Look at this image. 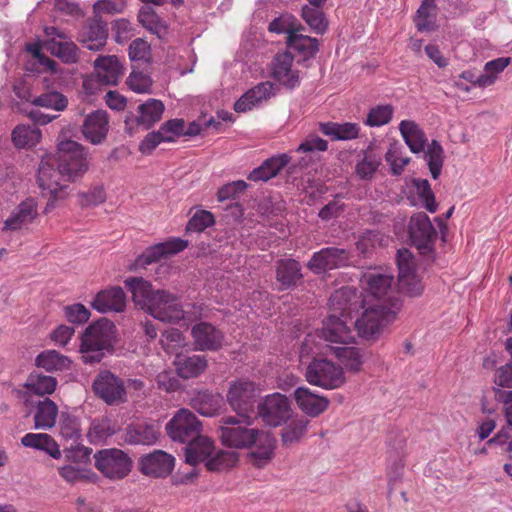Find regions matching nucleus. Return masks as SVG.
Wrapping results in <instances>:
<instances>
[{"label":"nucleus","instance_id":"obj_35","mask_svg":"<svg viewBox=\"0 0 512 512\" xmlns=\"http://www.w3.org/2000/svg\"><path fill=\"white\" fill-rule=\"evenodd\" d=\"M174 364L179 377L190 379L198 377L207 368V359L203 355H177Z\"/></svg>","mask_w":512,"mask_h":512},{"label":"nucleus","instance_id":"obj_50","mask_svg":"<svg viewBox=\"0 0 512 512\" xmlns=\"http://www.w3.org/2000/svg\"><path fill=\"white\" fill-rule=\"evenodd\" d=\"M78 204L81 208L98 206L106 201L107 195L103 185H95L88 191L77 194Z\"/></svg>","mask_w":512,"mask_h":512},{"label":"nucleus","instance_id":"obj_16","mask_svg":"<svg viewBox=\"0 0 512 512\" xmlns=\"http://www.w3.org/2000/svg\"><path fill=\"white\" fill-rule=\"evenodd\" d=\"M175 459L162 450H155L142 456L138 467L142 474L153 478H165L174 469Z\"/></svg>","mask_w":512,"mask_h":512},{"label":"nucleus","instance_id":"obj_1","mask_svg":"<svg viewBox=\"0 0 512 512\" xmlns=\"http://www.w3.org/2000/svg\"><path fill=\"white\" fill-rule=\"evenodd\" d=\"M88 170L87 149L74 140H64L58 144L57 168L48 161L40 162L37 181L43 195H49L47 207L56 200L66 197V186L60 180L76 181Z\"/></svg>","mask_w":512,"mask_h":512},{"label":"nucleus","instance_id":"obj_59","mask_svg":"<svg viewBox=\"0 0 512 512\" xmlns=\"http://www.w3.org/2000/svg\"><path fill=\"white\" fill-rule=\"evenodd\" d=\"M126 7L125 0H98L93 5L95 15L100 14H117L123 12Z\"/></svg>","mask_w":512,"mask_h":512},{"label":"nucleus","instance_id":"obj_2","mask_svg":"<svg viewBox=\"0 0 512 512\" xmlns=\"http://www.w3.org/2000/svg\"><path fill=\"white\" fill-rule=\"evenodd\" d=\"M125 286L132 293L135 305L162 322L177 323L184 319L183 307L174 294L166 290H154L142 277H129Z\"/></svg>","mask_w":512,"mask_h":512},{"label":"nucleus","instance_id":"obj_53","mask_svg":"<svg viewBox=\"0 0 512 512\" xmlns=\"http://www.w3.org/2000/svg\"><path fill=\"white\" fill-rule=\"evenodd\" d=\"M413 186L416 188L424 207L431 213L436 212L437 203L429 181L427 179H414Z\"/></svg>","mask_w":512,"mask_h":512},{"label":"nucleus","instance_id":"obj_22","mask_svg":"<svg viewBox=\"0 0 512 512\" xmlns=\"http://www.w3.org/2000/svg\"><path fill=\"white\" fill-rule=\"evenodd\" d=\"M188 242L180 238H175L167 242L157 243L148 247L136 260L137 265L145 267L161 258L183 251Z\"/></svg>","mask_w":512,"mask_h":512},{"label":"nucleus","instance_id":"obj_10","mask_svg":"<svg viewBox=\"0 0 512 512\" xmlns=\"http://www.w3.org/2000/svg\"><path fill=\"white\" fill-rule=\"evenodd\" d=\"M291 415L289 399L285 395L274 393L258 403L255 418H261L265 425L277 427L286 423Z\"/></svg>","mask_w":512,"mask_h":512},{"label":"nucleus","instance_id":"obj_63","mask_svg":"<svg viewBox=\"0 0 512 512\" xmlns=\"http://www.w3.org/2000/svg\"><path fill=\"white\" fill-rule=\"evenodd\" d=\"M60 434L66 439L77 440L80 434L76 418L62 413L60 418Z\"/></svg>","mask_w":512,"mask_h":512},{"label":"nucleus","instance_id":"obj_7","mask_svg":"<svg viewBox=\"0 0 512 512\" xmlns=\"http://www.w3.org/2000/svg\"><path fill=\"white\" fill-rule=\"evenodd\" d=\"M220 438L223 445L231 448H251L260 429L248 428L243 418L226 416L220 420Z\"/></svg>","mask_w":512,"mask_h":512},{"label":"nucleus","instance_id":"obj_25","mask_svg":"<svg viewBox=\"0 0 512 512\" xmlns=\"http://www.w3.org/2000/svg\"><path fill=\"white\" fill-rule=\"evenodd\" d=\"M393 275L387 272H367L362 276L361 282L366 286V291L377 299L391 300L393 292Z\"/></svg>","mask_w":512,"mask_h":512},{"label":"nucleus","instance_id":"obj_64","mask_svg":"<svg viewBox=\"0 0 512 512\" xmlns=\"http://www.w3.org/2000/svg\"><path fill=\"white\" fill-rule=\"evenodd\" d=\"M495 398L504 404V416L507 421L508 430L512 429V390L505 391L500 388H494Z\"/></svg>","mask_w":512,"mask_h":512},{"label":"nucleus","instance_id":"obj_43","mask_svg":"<svg viewBox=\"0 0 512 512\" xmlns=\"http://www.w3.org/2000/svg\"><path fill=\"white\" fill-rule=\"evenodd\" d=\"M213 453V451L211 452ZM203 461L209 471L220 472L232 468L238 462V453L235 451L220 450L214 456L210 454Z\"/></svg>","mask_w":512,"mask_h":512},{"label":"nucleus","instance_id":"obj_14","mask_svg":"<svg viewBox=\"0 0 512 512\" xmlns=\"http://www.w3.org/2000/svg\"><path fill=\"white\" fill-rule=\"evenodd\" d=\"M165 106L162 101L148 99L137 108L138 115L131 114L125 119V132L132 136L138 129L148 130L162 118Z\"/></svg>","mask_w":512,"mask_h":512},{"label":"nucleus","instance_id":"obj_31","mask_svg":"<svg viewBox=\"0 0 512 512\" xmlns=\"http://www.w3.org/2000/svg\"><path fill=\"white\" fill-rule=\"evenodd\" d=\"M290 162V157L287 154H280L266 159L259 167L253 169L249 175L248 180L259 182L268 181L275 176Z\"/></svg>","mask_w":512,"mask_h":512},{"label":"nucleus","instance_id":"obj_37","mask_svg":"<svg viewBox=\"0 0 512 512\" xmlns=\"http://www.w3.org/2000/svg\"><path fill=\"white\" fill-rule=\"evenodd\" d=\"M399 130L411 152L419 153L424 150L427 141L425 133L414 121H401Z\"/></svg>","mask_w":512,"mask_h":512},{"label":"nucleus","instance_id":"obj_30","mask_svg":"<svg viewBox=\"0 0 512 512\" xmlns=\"http://www.w3.org/2000/svg\"><path fill=\"white\" fill-rule=\"evenodd\" d=\"M302 279V268L297 260L287 258L276 262V280L280 284L281 289H291Z\"/></svg>","mask_w":512,"mask_h":512},{"label":"nucleus","instance_id":"obj_29","mask_svg":"<svg viewBox=\"0 0 512 512\" xmlns=\"http://www.w3.org/2000/svg\"><path fill=\"white\" fill-rule=\"evenodd\" d=\"M94 66L97 72V80L105 85H117L123 75V67L117 56H99Z\"/></svg>","mask_w":512,"mask_h":512},{"label":"nucleus","instance_id":"obj_38","mask_svg":"<svg viewBox=\"0 0 512 512\" xmlns=\"http://www.w3.org/2000/svg\"><path fill=\"white\" fill-rule=\"evenodd\" d=\"M58 415V406L50 398H45L37 402V410L34 415L36 429H50L56 423Z\"/></svg>","mask_w":512,"mask_h":512},{"label":"nucleus","instance_id":"obj_36","mask_svg":"<svg viewBox=\"0 0 512 512\" xmlns=\"http://www.w3.org/2000/svg\"><path fill=\"white\" fill-rule=\"evenodd\" d=\"M356 297L355 292L349 287H343L334 291L329 298L330 314L351 319V301Z\"/></svg>","mask_w":512,"mask_h":512},{"label":"nucleus","instance_id":"obj_60","mask_svg":"<svg viewBox=\"0 0 512 512\" xmlns=\"http://www.w3.org/2000/svg\"><path fill=\"white\" fill-rule=\"evenodd\" d=\"M397 265L399 270L398 278L415 274L413 255L408 249L402 248L397 251Z\"/></svg>","mask_w":512,"mask_h":512},{"label":"nucleus","instance_id":"obj_46","mask_svg":"<svg viewBox=\"0 0 512 512\" xmlns=\"http://www.w3.org/2000/svg\"><path fill=\"white\" fill-rule=\"evenodd\" d=\"M443 154V148L437 140H432L425 151V160L433 179H437L441 174L444 161Z\"/></svg>","mask_w":512,"mask_h":512},{"label":"nucleus","instance_id":"obj_4","mask_svg":"<svg viewBox=\"0 0 512 512\" xmlns=\"http://www.w3.org/2000/svg\"><path fill=\"white\" fill-rule=\"evenodd\" d=\"M115 333L114 323L106 318L90 324L81 336L80 353L83 362L99 363L107 352H112Z\"/></svg>","mask_w":512,"mask_h":512},{"label":"nucleus","instance_id":"obj_56","mask_svg":"<svg viewBox=\"0 0 512 512\" xmlns=\"http://www.w3.org/2000/svg\"><path fill=\"white\" fill-rule=\"evenodd\" d=\"M385 160L391 166V173L395 176L401 175L410 158L402 157L399 149L391 146L385 155Z\"/></svg>","mask_w":512,"mask_h":512},{"label":"nucleus","instance_id":"obj_44","mask_svg":"<svg viewBox=\"0 0 512 512\" xmlns=\"http://www.w3.org/2000/svg\"><path fill=\"white\" fill-rule=\"evenodd\" d=\"M301 17L316 34H324L328 28V20L321 7L304 5L301 9Z\"/></svg>","mask_w":512,"mask_h":512},{"label":"nucleus","instance_id":"obj_6","mask_svg":"<svg viewBox=\"0 0 512 512\" xmlns=\"http://www.w3.org/2000/svg\"><path fill=\"white\" fill-rule=\"evenodd\" d=\"M396 319V311L383 304H375L364 310L355 321L358 335L366 340H376L383 329Z\"/></svg>","mask_w":512,"mask_h":512},{"label":"nucleus","instance_id":"obj_34","mask_svg":"<svg viewBox=\"0 0 512 512\" xmlns=\"http://www.w3.org/2000/svg\"><path fill=\"white\" fill-rule=\"evenodd\" d=\"M191 405L199 414L212 417L220 412L223 406V397L207 390L198 391L192 397Z\"/></svg>","mask_w":512,"mask_h":512},{"label":"nucleus","instance_id":"obj_54","mask_svg":"<svg viewBox=\"0 0 512 512\" xmlns=\"http://www.w3.org/2000/svg\"><path fill=\"white\" fill-rule=\"evenodd\" d=\"M129 88L137 93L150 92L152 86V79L150 75L142 71H138L136 66H133L132 72L126 80Z\"/></svg>","mask_w":512,"mask_h":512},{"label":"nucleus","instance_id":"obj_9","mask_svg":"<svg viewBox=\"0 0 512 512\" xmlns=\"http://www.w3.org/2000/svg\"><path fill=\"white\" fill-rule=\"evenodd\" d=\"M94 466L111 480L125 478L131 471L132 460L120 449L110 448L98 451L94 455Z\"/></svg>","mask_w":512,"mask_h":512},{"label":"nucleus","instance_id":"obj_23","mask_svg":"<svg viewBox=\"0 0 512 512\" xmlns=\"http://www.w3.org/2000/svg\"><path fill=\"white\" fill-rule=\"evenodd\" d=\"M294 57L286 51L276 54L273 59L272 76L283 86L293 89L300 83L299 72L292 70Z\"/></svg>","mask_w":512,"mask_h":512},{"label":"nucleus","instance_id":"obj_45","mask_svg":"<svg viewBox=\"0 0 512 512\" xmlns=\"http://www.w3.org/2000/svg\"><path fill=\"white\" fill-rule=\"evenodd\" d=\"M333 351L348 370L358 372L361 369L363 364L362 355L356 347L337 346L333 348Z\"/></svg>","mask_w":512,"mask_h":512},{"label":"nucleus","instance_id":"obj_27","mask_svg":"<svg viewBox=\"0 0 512 512\" xmlns=\"http://www.w3.org/2000/svg\"><path fill=\"white\" fill-rule=\"evenodd\" d=\"M37 203L33 198L22 201L4 223V229L17 231L29 225L37 217Z\"/></svg>","mask_w":512,"mask_h":512},{"label":"nucleus","instance_id":"obj_15","mask_svg":"<svg viewBox=\"0 0 512 512\" xmlns=\"http://www.w3.org/2000/svg\"><path fill=\"white\" fill-rule=\"evenodd\" d=\"M108 27L99 16L88 19L77 34V41L91 51L101 50L107 42Z\"/></svg>","mask_w":512,"mask_h":512},{"label":"nucleus","instance_id":"obj_33","mask_svg":"<svg viewBox=\"0 0 512 512\" xmlns=\"http://www.w3.org/2000/svg\"><path fill=\"white\" fill-rule=\"evenodd\" d=\"M46 50L65 64H75L79 61V48L68 37L64 40L47 39L44 42Z\"/></svg>","mask_w":512,"mask_h":512},{"label":"nucleus","instance_id":"obj_21","mask_svg":"<svg viewBox=\"0 0 512 512\" xmlns=\"http://www.w3.org/2000/svg\"><path fill=\"white\" fill-rule=\"evenodd\" d=\"M91 306L100 313L122 312L126 307V295L119 286L101 290L96 294Z\"/></svg>","mask_w":512,"mask_h":512},{"label":"nucleus","instance_id":"obj_51","mask_svg":"<svg viewBox=\"0 0 512 512\" xmlns=\"http://www.w3.org/2000/svg\"><path fill=\"white\" fill-rule=\"evenodd\" d=\"M215 224L214 215L207 210H197L186 225V232L201 233Z\"/></svg>","mask_w":512,"mask_h":512},{"label":"nucleus","instance_id":"obj_24","mask_svg":"<svg viewBox=\"0 0 512 512\" xmlns=\"http://www.w3.org/2000/svg\"><path fill=\"white\" fill-rule=\"evenodd\" d=\"M251 448L253 449L248 454L251 464L256 468H263L274 457L275 439L269 433L260 430Z\"/></svg>","mask_w":512,"mask_h":512},{"label":"nucleus","instance_id":"obj_17","mask_svg":"<svg viewBox=\"0 0 512 512\" xmlns=\"http://www.w3.org/2000/svg\"><path fill=\"white\" fill-rule=\"evenodd\" d=\"M109 128L107 112L95 110L85 117L81 125V133L87 142L92 145H100L106 140Z\"/></svg>","mask_w":512,"mask_h":512},{"label":"nucleus","instance_id":"obj_3","mask_svg":"<svg viewBox=\"0 0 512 512\" xmlns=\"http://www.w3.org/2000/svg\"><path fill=\"white\" fill-rule=\"evenodd\" d=\"M201 422L187 409L179 410L166 425V432L173 441L185 444L186 463L197 465L214 450L213 442L201 435Z\"/></svg>","mask_w":512,"mask_h":512},{"label":"nucleus","instance_id":"obj_20","mask_svg":"<svg viewBox=\"0 0 512 512\" xmlns=\"http://www.w3.org/2000/svg\"><path fill=\"white\" fill-rule=\"evenodd\" d=\"M349 318L329 314L323 321L322 337L332 343L349 344L354 340L352 331L347 326Z\"/></svg>","mask_w":512,"mask_h":512},{"label":"nucleus","instance_id":"obj_62","mask_svg":"<svg viewBox=\"0 0 512 512\" xmlns=\"http://www.w3.org/2000/svg\"><path fill=\"white\" fill-rule=\"evenodd\" d=\"M379 165V159L372 155H365L363 160L356 165V173L361 179H371Z\"/></svg>","mask_w":512,"mask_h":512},{"label":"nucleus","instance_id":"obj_28","mask_svg":"<svg viewBox=\"0 0 512 512\" xmlns=\"http://www.w3.org/2000/svg\"><path fill=\"white\" fill-rule=\"evenodd\" d=\"M294 397L299 408L311 417L319 416L329 405L328 398L316 395L306 387H298L294 391Z\"/></svg>","mask_w":512,"mask_h":512},{"label":"nucleus","instance_id":"obj_48","mask_svg":"<svg viewBox=\"0 0 512 512\" xmlns=\"http://www.w3.org/2000/svg\"><path fill=\"white\" fill-rule=\"evenodd\" d=\"M268 30L273 33H286L291 36L294 32H301L304 27L297 23L296 18L291 14H283L269 23Z\"/></svg>","mask_w":512,"mask_h":512},{"label":"nucleus","instance_id":"obj_41","mask_svg":"<svg viewBox=\"0 0 512 512\" xmlns=\"http://www.w3.org/2000/svg\"><path fill=\"white\" fill-rule=\"evenodd\" d=\"M41 131L36 126L17 125L11 134L12 142L17 148H30L39 143L41 139Z\"/></svg>","mask_w":512,"mask_h":512},{"label":"nucleus","instance_id":"obj_12","mask_svg":"<svg viewBox=\"0 0 512 512\" xmlns=\"http://www.w3.org/2000/svg\"><path fill=\"white\" fill-rule=\"evenodd\" d=\"M92 390L108 405H119L127 401L123 380L109 370L100 371L96 375L92 382Z\"/></svg>","mask_w":512,"mask_h":512},{"label":"nucleus","instance_id":"obj_40","mask_svg":"<svg viewBox=\"0 0 512 512\" xmlns=\"http://www.w3.org/2000/svg\"><path fill=\"white\" fill-rule=\"evenodd\" d=\"M286 44L289 49L295 50L305 58H311L319 51V42L317 38L306 36L300 32H294L286 37Z\"/></svg>","mask_w":512,"mask_h":512},{"label":"nucleus","instance_id":"obj_19","mask_svg":"<svg viewBox=\"0 0 512 512\" xmlns=\"http://www.w3.org/2000/svg\"><path fill=\"white\" fill-rule=\"evenodd\" d=\"M23 387L26 391H19V395L23 398L24 404L29 406L33 405L32 394L37 396L51 395L56 390L57 379L53 376L33 371L28 375Z\"/></svg>","mask_w":512,"mask_h":512},{"label":"nucleus","instance_id":"obj_32","mask_svg":"<svg viewBox=\"0 0 512 512\" xmlns=\"http://www.w3.org/2000/svg\"><path fill=\"white\" fill-rule=\"evenodd\" d=\"M159 437V427L155 423H138L127 427L125 441L132 445H152Z\"/></svg>","mask_w":512,"mask_h":512},{"label":"nucleus","instance_id":"obj_18","mask_svg":"<svg viewBox=\"0 0 512 512\" xmlns=\"http://www.w3.org/2000/svg\"><path fill=\"white\" fill-rule=\"evenodd\" d=\"M194 349L217 351L222 347L224 334L208 322H199L191 328Z\"/></svg>","mask_w":512,"mask_h":512},{"label":"nucleus","instance_id":"obj_58","mask_svg":"<svg viewBox=\"0 0 512 512\" xmlns=\"http://www.w3.org/2000/svg\"><path fill=\"white\" fill-rule=\"evenodd\" d=\"M66 319L72 324H84L90 318V311L80 303L66 306L64 308Z\"/></svg>","mask_w":512,"mask_h":512},{"label":"nucleus","instance_id":"obj_8","mask_svg":"<svg viewBox=\"0 0 512 512\" xmlns=\"http://www.w3.org/2000/svg\"><path fill=\"white\" fill-rule=\"evenodd\" d=\"M305 377L310 384L327 390L337 389L346 381L342 367L324 358L313 359L306 367Z\"/></svg>","mask_w":512,"mask_h":512},{"label":"nucleus","instance_id":"obj_52","mask_svg":"<svg viewBox=\"0 0 512 512\" xmlns=\"http://www.w3.org/2000/svg\"><path fill=\"white\" fill-rule=\"evenodd\" d=\"M393 111V107L389 104L373 107L370 109L365 123L371 127L385 125L392 119Z\"/></svg>","mask_w":512,"mask_h":512},{"label":"nucleus","instance_id":"obj_42","mask_svg":"<svg viewBox=\"0 0 512 512\" xmlns=\"http://www.w3.org/2000/svg\"><path fill=\"white\" fill-rule=\"evenodd\" d=\"M70 360L56 350H45L35 358V365L47 372L63 371L69 368Z\"/></svg>","mask_w":512,"mask_h":512},{"label":"nucleus","instance_id":"obj_11","mask_svg":"<svg viewBox=\"0 0 512 512\" xmlns=\"http://www.w3.org/2000/svg\"><path fill=\"white\" fill-rule=\"evenodd\" d=\"M350 260L351 252L349 250L330 246L314 252L306 266L312 273L320 275L347 267Z\"/></svg>","mask_w":512,"mask_h":512},{"label":"nucleus","instance_id":"obj_49","mask_svg":"<svg viewBox=\"0 0 512 512\" xmlns=\"http://www.w3.org/2000/svg\"><path fill=\"white\" fill-rule=\"evenodd\" d=\"M32 104L35 106L51 108L56 111H63L67 108L68 99L62 93L52 91L33 98Z\"/></svg>","mask_w":512,"mask_h":512},{"label":"nucleus","instance_id":"obj_61","mask_svg":"<svg viewBox=\"0 0 512 512\" xmlns=\"http://www.w3.org/2000/svg\"><path fill=\"white\" fill-rule=\"evenodd\" d=\"M184 341L182 332L177 328H170L165 330L160 338L162 348L171 352L174 348L180 347Z\"/></svg>","mask_w":512,"mask_h":512},{"label":"nucleus","instance_id":"obj_47","mask_svg":"<svg viewBox=\"0 0 512 512\" xmlns=\"http://www.w3.org/2000/svg\"><path fill=\"white\" fill-rule=\"evenodd\" d=\"M309 420L304 417L293 419L281 431V439L284 445L298 442L306 433Z\"/></svg>","mask_w":512,"mask_h":512},{"label":"nucleus","instance_id":"obj_5","mask_svg":"<svg viewBox=\"0 0 512 512\" xmlns=\"http://www.w3.org/2000/svg\"><path fill=\"white\" fill-rule=\"evenodd\" d=\"M226 397L228 404L237 416L243 418L247 425H252V414H254L255 404L259 397L255 383L246 379L233 381Z\"/></svg>","mask_w":512,"mask_h":512},{"label":"nucleus","instance_id":"obj_55","mask_svg":"<svg viewBox=\"0 0 512 512\" xmlns=\"http://www.w3.org/2000/svg\"><path fill=\"white\" fill-rule=\"evenodd\" d=\"M184 127V119L175 118L164 122L158 131L165 142H174L177 137L183 136Z\"/></svg>","mask_w":512,"mask_h":512},{"label":"nucleus","instance_id":"obj_57","mask_svg":"<svg viewBox=\"0 0 512 512\" xmlns=\"http://www.w3.org/2000/svg\"><path fill=\"white\" fill-rule=\"evenodd\" d=\"M248 184L243 180H237L227 183L219 188L217 192V199L223 202L228 199H235L239 194L244 192Z\"/></svg>","mask_w":512,"mask_h":512},{"label":"nucleus","instance_id":"obj_13","mask_svg":"<svg viewBox=\"0 0 512 512\" xmlns=\"http://www.w3.org/2000/svg\"><path fill=\"white\" fill-rule=\"evenodd\" d=\"M408 232L413 245L420 254L430 255L433 253L437 231L426 213L418 212L411 216Z\"/></svg>","mask_w":512,"mask_h":512},{"label":"nucleus","instance_id":"obj_26","mask_svg":"<svg viewBox=\"0 0 512 512\" xmlns=\"http://www.w3.org/2000/svg\"><path fill=\"white\" fill-rule=\"evenodd\" d=\"M275 94L274 84L265 81L257 84L244 93L234 104V110L238 113L250 111L253 107Z\"/></svg>","mask_w":512,"mask_h":512},{"label":"nucleus","instance_id":"obj_39","mask_svg":"<svg viewBox=\"0 0 512 512\" xmlns=\"http://www.w3.org/2000/svg\"><path fill=\"white\" fill-rule=\"evenodd\" d=\"M320 131L333 140H352L359 135V126L356 123H320Z\"/></svg>","mask_w":512,"mask_h":512}]
</instances>
